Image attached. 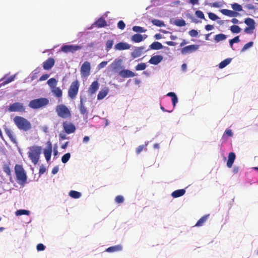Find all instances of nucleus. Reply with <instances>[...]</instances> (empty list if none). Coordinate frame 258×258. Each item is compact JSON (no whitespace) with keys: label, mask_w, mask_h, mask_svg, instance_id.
<instances>
[{"label":"nucleus","mask_w":258,"mask_h":258,"mask_svg":"<svg viewBox=\"0 0 258 258\" xmlns=\"http://www.w3.org/2000/svg\"><path fill=\"white\" fill-rule=\"evenodd\" d=\"M133 30L135 32L139 33H144L147 31V30L144 28L138 26H134L133 27Z\"/></svg>","instance_id":"38"},{"label":"nucleus","mask_w":258,"mask_h":258,"mask_svg":"<svg viewBox=\"0 0 258 258\" xmlns=\"http://www.w3.org/2000/svg\"><path fill=\"white\" fill-rule=\"evenodd\" d=\"M107 63V61H104L101 62L98 65L99 69H101V68L105 67L106 66Z\"/></svg>","instance_id":"61"},{"label":"nucleus","mask_w":258,"mask_h":258,"mask_svg":"<svg viewBox=\"0 0 258 258\" xmlns=\"http://www.w3.org/2000/svg\"><path fill=\"white\" fill-rule=\"evenodd\" d=\"M231 7L233 10L237 12L242 11V8L241 6L237 3H234L231 4Z\"/></svg>","instance_id":"41"},{"label":"nucleus","mask_w":258,"mask_h":258,"mask_svg":"<svg viewBox=\"0 0 258 258\" xmlns=\"http://www.w3.org/2000/svg\"><path fill=\"white\" fill-rule=\"evenodd\" d=\"M59 137L61 140H65L67 139L66 135L63 133H60L59 134Z\"/></svg>","instance_id":"64"},{"label":"nucleus","mask_w":258,"mask_h":258,"mask_svg":"<svg viewBox=\"0 0 258 258\" xmlns=\"http://www.w3.org/2000/svg\"><path fill=\"white\" fill-rule=\"evenodd\" d=\"M240 41L239 37L238 36L235 37L233 39L230 40L229 43L231 47H233V44L234 43H237Z\"/></svg>","instance_id":"50"},{"label":"nucleus","mask_w":258,"mask_h":258,"mask_svg":"<svg viewBox=\"0 0 258 258\" xmlns=\"http://www.w3.org/2000/svg\"><path fill=\"white\" fill-rule=\"evenodd\" d=\"M113 40H108L106 42V48L105 49L107 51L110 50L113 45Z\"/></svg>","instance_id":"47"},{"label":"nucleus","mask_w":258,"mask_h":258,"mask_svg":"<svg viewBox=\"0 0 258 258\" xmlns=\"http://www.w3.org/2000/svg\"><path fill=\"white\" fill-rule=\"evenodd\" d=\"M255 27H247L244 29V32L247 34H251L253 33Z\"/></svg>","instance_id":"51"},{"label":"nucleus","mask_w":258,"mask_h":258,"mask_svg":"<svg viewBox=\"0 0 258 258\" xmlns=\"http://www.w3.org/2000/svg\"><path fill=\"white\" fill-rule=\"evenodd\" d=\"M49 100L46 98H40L31 100L29 106L33 109H38L43 107L49 104Z\"/></svg>","instance_id":"4"},{"label":"nucleus","mask_w":258,"mask_h":258,"mask_svg":"<svg viewBox=\"0 0 258 258\" xmlns=\"http://www.w3.org/2000/svg\"><path fill=\"white\" fill-rule=\"evenodd\" d=\"M208 16L210 19L213 21H215L219 19V17L214 13H209Z\"/></svg>","instance_id":"52"},{"label":"nucleus","mask_w":258,"mask_h":258,"mask_svg":"<svg viewBox=\"0 0 258 258\" xmlns=\"http://www.w3.org/2000/svg\"><path fill=\"white\" fill-rule=\"evenodd\" d=\"M224 135H226L229 137H232L233 136V133L232 132L231 130L227 129L225 131Z\"/></svg>","instance_id":"59"},{"label":"nucleus","mask_w":258,"mask_h":258,"mask_svg":"<svg viewBox=\"0 0 258 258\" xmlns=\"http://www.w3.org/2000/svg\"><path fill=\"white\" fill-rule=\"evenodd\" d=\"M163 56L160 55H156L153 56L150 59L149 62L150 64L157 65L163 60Z\"/></svg>","instance_id":"17"},{"label":"nucleus","mask_w":258,"mask_h":258,"mask_svg":"<svg viewBox=\"0 0 258 258\" xmlns=\"http://www.w3.org/2000/svg\"><path fill=\"white\" fill-rule=\"evenodd\" d=\"M152 23L153 25L158 27H163L165 26V24L163 21L157 19L152 20Z\"/></svg>","instance_id":"39"},{"label":"nucleus","mask_w":258,"mask_h":258,"mask_svg":"<svg viewBox=\"0 0 258 258\" xmlns=\"http://www.w3.org/2000/svg\"><path fill=\"white\" fill-rule=\"evenodd\" d=\"M45 248V246L42 243H39L37 245V250L38 251L44 250Z\"/></svg>","instance_id":"57"},{"label":"nucleus","mask_w":258,"mask_h":258,"mask_svg":"<svg viewBox=\"0 0 258 258\" xmlns=\"http://www.w3.org/2000/svg\"><path fill=\"white\" fill-rule=\"evenodd\" d=\"M109 89L108 88H105L101 90L97 95L98 100L103 99L108 93Z\"/></svg>","instance_id":"21"},{"label":"nucleus","mask_w":258,"mask_h":258,"mask_svg":"<svg viewBox=\"0 0 258 258\" xmlns=\"http://www.w3.org/2000/svg\"><path fill=\"white\" fill-rule=\"evenodd\" d=\"M13 120L16 125L20 130L26 132L32 128L30 122L23 117L16 116Z\"/></svg>","instance_id":"1"},{"label":"nucleus","mask_w":258,"mask_h":258,"mask_svg":"<svg viewBox=\"0 0 258 258\" xmlns=\"http://www.w3.org/2000/svg\"><path fill=\"white\" fill-rule=\"evenodd\" d=\"M188 33L191 37H197L198 35V31L195 29L189 31Z\"/></svg>","instance_id":"56"},{"label":"nucleus","mask_w":258,"mask_h":258,"mask_svg":"<svg viewBox=\"0 0 258 258\" xmlns=\"http://www.w3.org/2000/svg\"><path fill=\"white\" fill-rule=\"evenodd\" d=\"M79 109L81 114H85L87 112V109L86 108L83 102V99L81 98L80 103L79 105Z\"/></svg>","instance_id":"37"},{"label":"nucleus","mask_w":258,"mask_h":258,"mask_svg":"<svg viewBox=\"0 0 258 258\" xmlns=\"http://www.w3.org/2000/svg\"><path fill=\"white\" fill-rule=\"evenodd\" d=\"M205 28L207 31H210L214 28V27L213 25H206Z\"/></svg>","instance_id":"62"},{"label":"nucleus","mask_w":258,"mask_h":258,"mask_svg":"<svg viewBox=\"0 0 258 258\" xmlns=\"http://www.w3.org/2000/svg\"><path fill=\"white\" fill-rule=\"evenodd\" d=\"M163 47L162 44L158 41L154 42L150 45V49L153 50H159L163 48Z\"/></svg>","instance_id":"27"},{"label":"nucleus","mask_w":258,"mask_h":258,"mask_svg":"<svg viewBox=\"0 0 258 258\" xmlns=\"http://www.w3.org/2000/svg\"><path fill=\"white\" fill-rule=\"evenodd\" d=\"M15 78V75L11 76V77H9L8 78L5 79L4 81L0 84V86L2 85H5L7 84H8L14 80V79Z\"/></svg>","instance_id":"44"},{"label":"nucleus","mask_w":258,"mask_h":258,"mask_svg":"<svg viewBox=\"0 0 258 258\" xmlns=\"http://www.w3.org/2000/svg\"><path fill=\"white\" fill-rule=\"evenodd\" d=\"M62 126L65 133L68 134H72L76 131V127L72 123L64 121L62 123Z\"/></svg>","instance_id":"10"},{"label":"nucleus","mask_w":258,"mask_h":258,"mask_svg":"<svg viewBox=\"0 0 258 258\" xmlns=\"http://www.w3.org/2000/svg\"><path fill=\"white\" fill-rule=\"evenodd\" d=\"M51 92L53 95H54L57 98H61L62 96V91L61 89L59 87H55L52 89H51Z\"/></svg>","instance_id":"22"},{"label":"nucleus","mask_w":258,"mask_h":258,"mask_svg":"<svg viewBox=\"0 0 258 258\" xmlns=\"http://www.w3.org/2000/svg\"><path fill=\"white\" fill-rule=\"evenodd\" d=\"M79 83L78 80H75L73 81L69 89L68 90V96L72 99H75L79 91Z\"/></svg>","instance_id":"6"},{"label":"nucleus","mask_w":258,"mask_h":258,"mask_svg":"<svg viewBox=\"0 0 258 258\" xmlns=\"http://www.w3.org/2000/svg\"><path fill=\"white\" fill-rule=\"evenodd\" d=\"M221 13L225 16H227L230 17H232L233 11L227 9H222L220 10Z\"/></svg>","instance_id":"43"},{"label":"nucleus","mask_w":258,"mask_h":258,"mask_svg":"<svg viewBox=\"0 0 258 258\" xmlns=\"http://www.w3.org/2000/svg\"><path fill=\"white\" fill-rule=\"evenodd\" d=\"M82 48L80 45H65L61 47V50L65 53L72 52L78 51Z\"/></svg>","instance_id":"8"},{"label":"nucleus","mask_w":258,"mask_h":258,"mask_svg":"<svg viewBox=\"0 0 258 258\" xmlns=\"http://www.w3.org/2000/svg\"><path fill=\"white\" fill-rule=\"evenodd\" d=\"M10 163L5 164L3 165V169L4 172L7 174V176H9L11 178L12 173L10 169Z\"/></svg>","instance_id":"25"},{"label":"nucleus","mask_w":258,"mask_h":258,"mask_svg":"<svg viewBox=\"0 0 258 258\" xmlns=\"http://www.w3.org/2000/svg\"><path fill=\"white\" fill-rule=\"evenodd\" d=\"M47 83L51 89H52L56 87L57 81L55 78H52L49 79Z\"/></svg>","instance_id":"29"},{"label":"nucleus","mask_w":258,"mask_h":258,"mask_svg":"<svg viewBox=\"0 0 258 258\" xmlns=\"http://www.w3.org/2000/svg\"><path fill=\"white\" fill-rule=\"evenodd\" d=\"M14 170L18 182L21 184H24L26 182L27 177L22 165L16 164Z\"/></svg>","instance_id":"2"},{"label":"nucleus","mask_w":258,"mask_h":258,"mask_svg":"<svg viewBox=\"0 0 258 258\" xmlns=\"http://www.w3.org/2000/svg\"><path fill=\"white\" fill-rule=\"evenodd\" d=\"M25 106L21 102H15L9 107V110L10 112H24L25 111Z\"/></svg>","instance_id":"7"},{"label":"nucleus","mask_w":258,"mask_h":258,"mask_svg":"<svg viewBox=\"0 0 258 258\" xmlns=\"http://www.w3.org/2000/svg\"><path fill=\"white\" fill-rule=\"evenodd\" d=\"M5 131L6 134L9 137L11 141L14 143H17L16 140L14 136L13 132L10 129H9L8 128H5Z\"/></svg>","instance_id":"26"},{"label":"nucleus","mask_w":258,"mask_h":258,"mask_svg":"<svg viewBox=\"0 0 258 258\" xmlns=\"http://www.w3.org/2000/svg\"><path fill=\"white\" fill-rule=\"evenodd\" d=\"M147 37V35L145 34L142 35L140 34H135L131 37V40L135 43H139L145 40Z\"/></svg>","instance_id":"15"},{"label":"nucleus","mask_w":258,"mask_h":258,"mask_svg":"<svg viewBox=\"0 0 258 258\" xmlns=\"http://www.w3.org/2000/svg\"><path fill=\"white\" fill-rule=\"evenodd\" d=\"M147 144H145V145H142L138 146L136 149V153L137 154H139L143 150H147L146 146Z\"/></svg>","instance_id":"42"},{"label":"nucleus","mask_w":258,"mask_h":258,"mask_svg":"<svg viewBox=\"0 0 258 258\" xmlns=\"http://www.w3.org/2000/svg\"><path fill=\"white\" fill-rule=\"evenodd\" d=\"M15 215L17 216H21L23 215H29L30 211L24 209L18 210L15 212Z\"/></svg>","instance_id":"32"},{"label":"nucleus","mask_w":258,"mask_h":258,"mask_svg":"<svg viewBox=\"0 0 258 258\" xmlns=\"http://www.w3.org/2000/svg\"><path fill=\"white\" fill-rule=\"evenodd\" d=\"M69 196L73 198L78 199L81 197V194L77 191L71 190L69 192Z\"/></svg>","instance_id":"34"},{"label":"nucleus","mask_w":258,"mask_h":258,"mask_svg":"<svg viewBox=\"0 0 258 258\" xmlns=\"http://www.w3.org/2000/svg\"><path fill=\"white\" fill-rule=\"evenodd\" d=\"M49 77L48 74H44L42 75L39 79V81H42L47 80Z\"/></svg>","instance_id":"58"},{"label":"nucleus","mask_w":258,"mask_h":258,"mask_svg":"<svg viewBox=\"0 0 258 258\" xmlns=\"http://www.w3.org/2000/svg\"><path fill=\"white\" fill-rule=\"evenodd\" d=\"M199 48L198 45H190L186 46L181 49V52L182 54H185L188 53L193 52L197 50Z\"/></svg>","instance_id":"11"},{"label":"nucleus","mask_w":258,"mask_h":258,"mask_svg":"<svg viewBox=\"0 0 258 258\" xmlns=\"http://www.w3.org/2000/svg\"><path fill=\"white\" fill-rule=\"evenodd\" d=\"M99 88V83L96 81H94L90 85L88 89V93L92 95L96 93Z\"/></svg>","instance_id":"14"},{"label":"nucleus","mask_w":258,"mask_h":258,"mask_svg":"<svg viewBox=\"0 0 258 258\" xmlns=\"http://www.w3.org/2000/svg\"><path fill=\"white\" fill-rule=\"evenodd\" d=\"M226 38V35L224 34H219L215 35L214 40L216 42H218L224 40Z\"/></svg>","instance_id":"31"},{"label":"nucleus","mask_w":258,"mask_h":258,"mask_svg":"<svg viewBox=\"0 0 258 258\" xmlns=\"http://www.w3.org/2000/svg\"><path fill=\"white\" fill-rule=\"evenodd\" d=\"M167 95L168 96H171L172 97L171 99H172V103H173V106L174 107L175 106V104L178 102V99H177L176 95H175V94L174 92H169L168 93H167Z\"/></svg>","instance_id":"33"},{"label":"nucleus","mask_w":258,"mask_h":258,"mask_svg":"<svg viewBox=\"0 0 258 258\" xmlns=\"http://www.w3.org/2000/svg\"><path fill=\"white\" fill-rule=\"evenodd\" d=\"M231 31L233 33H238L241 31V28L237 25H232L230 28Z\"/></svg>","instance_id":"40"},{"label":"nucleus","mask_w":258,"mask_h":258,"mask_svg":"<svg viewBox=\"0 0 258 258\" xmlns=\"http://www.w3.org/2000/svg\"><path fill=\"white\" fill-rule=\"evenodd\" d=\"M231 58H226L224 60L222 61L219 64V68L223 69L225 68L231 62Z\"/></svg>","instance_id":"35"},{"label":"nucleus","mask_w":258,"mask_h":258,"mask_svg":"<svg viewBox=\"0 0 258 258\" xmlns=\"http://www.w3.org/2000/svg\"><path fill=\"white\" fill-rule=\"evenodd\" d=\"M119 75L122 78H131L135 76L134 72L128 70H123L120 71Z\"/></svg>","instance_id":"18"},{"label":"nucleus","mask_w":258,"mask_h":258,"mask_svg":"<svg viewBox=\"0 0 258 258\" xmlns=\"http://www.w3.org/2000/svg\"><path fill=\"white\" fill-rule=\"evenodd\" d=\"M115 201L117 203L121 204L123 202L124 199L122 196H117L116 197Z\"/></svg>","instance_id":"54"},{"label":"nucleus","mask_w":258,"mask_h":258,"mask_svg":"<svg viewBox=\"0 0 258 258\" xmlns=\"http://www.w3.org/2000/svg\"><path fill=\"white\" fill-rule=\"evenodd\" d=\"M41 150V148L40 147L32 146L30 148L28 157L34 164H36L38 162Z\"/></svg>","instance_id":"3"},{"label":"nucleus","mask_w":258,"mask_h":258,"mask_svg":"<svg viewBox=\"0 0 258 258\" xmlns=\"http://www.w3.org/2000/svg\"><path fill=\"white\" fill-rule=\"evenodd\" d=\"M185 193L184 189H180L174 191L172 192L171 196L174 198H178L184 195Z\"/></svg>","instance_id":"24"},{"label":"nucleus","mask_w":258,"mask_h":258,"mask_svg":"<svg viewBox=\"0 0 258 258\" xmlns=\"http://www.w3.org/2000/svg\"><path fill=\"white\" fill-rule=\"evenodd\" d=\"M244 23L246 24L248 27H255V22L254 21L250 18H248L245 19Z\"/></svg>","instance_id":"36"},{"label":"nucleus","mask_w":258,"mask_h":258,"mask_svg":"<svg viewBox=\"0 0 258 258\" xmlns=\"http://www.w3.org/2000/svg\"><path fill=\"white\" fill-rule=\"evenodd\" d=\"M96 26L99 28H102L106 26V22L102 18H99L96 22Z\"/></svg>","instance_id":"30"},{"label":"nucleus","mask_w":258,"mask_h":258,"mask_svg":"<svg viewBox=\"0 0 258 258\" xmlns=\"http://www.w3.org/2000/svg\"><path fill=\"white\" fill-rule=\"evenodd\" d=\"M195 14L197 17H198L200 19H205L204 13L200 10L196 11Z\"/></svg>","instance_id":"53"},{"label":"nucleus","mask_w":258,"mask_h":258,"mask_svg":"<svg viewBox=\"0 0 258 258\" xmlns=\"http://www.w3.org/2000/svg\"><path fill=\"white\" fill-rule=\"evenodd\" d=\"M71 157V154L69 153L65 154L61 158V161L63 163H66Z\"/></svg>","instance_id":"48"},{"label":"nucleus","mask_w":258,"mask_h":258,"mask_svg":"<svg viewBox=\"0 0 258 258\" xmlns=\"http://www.w3.org/2000/svg\"><path fill=\"white\" fill-rule=\"evenodd\" d=\"M131 48V45L126 42H119L115 45L114 48L115 50H123L129 49Z\"/></svg>","instance_id":"16"},{"label":"nucleus","mask_w":258,"mask_h":258,"mask_svg":"<svg viewBox=\"0 0 258 258\" xmlns=\"http://www.w3.org/2000/svg\"><path fill=\"white\" fill-rule=\"evenodd\" d=\"M147 67V65L145 63H141L136 66V70L137 71H143Z\"/></svg>","instance_id":"46"},{"label":"nucleus","mask_w":258,"mask_h":258,"mask_svg":"<svg viewBox=\"0 0 258 258\" xmlns=\"http://www.w3.org/2000/svg\"><path fill=\"white\" fill-rule=\"evenodd\" d=\"M55 111L58 116L62 118L71 117V112L69 109L64 104H59L56 106Z\"/></svg>","instance_id":"5"},{"label":"nucleus","mask_w":258,"mask_h":258,"mask_svg":"<svg viewBox=\"0 0 258 258\" xmlns=\"http://www.w3.org/2000/svg\"><path fill=\"white\" fill-rule=\"evenodd\" d=\"M46 171V168L45 167L43 166V165H41L40 167V169H39V173L40 174H43Z\"/></svg>","instance_id":"60"},{"label":"nucleus","mask_w":258,"mask_h":258,"mask_svg":"<svg viewBox=\"0 0 258 258\" xmlns=\"http://www.w3.org/2000/svg\"><path fill=\"white\" fill-rule=\"evenodd\" d=\"M91 65L90 63L87 61H85L81 67V74L84 77H88L90 73Z\"/></svg>","instance_id":"9"},{"label":"nucleus","mask_w":258,"mask_h":258,"mask_svg":"<svg viewBox=\"0 0 258 258\" xmlns=\"http://www.w3.org/2000/svg\"><path fill=\"white\" fill-rule=\"evenodd\" d=\"M117 27L119 29L123 30L125 28V24L123 21L120 20L117 23Z\"/></svg>","instance_id":"55"},{"label":"nucleus","mask_w":258,"mask_h":258,"mask_svg":"<svg viewBox=\"0 0 258 258\" xmlns=\"http://www.w3.org/2000/svg\"><path fill=\"white\" fill-rule=\"evenodd\" d=\"M122 249V247L121 245H116L107 248L105 251L108 252H114L121 251Z\"/></svg>","instance_id":"23"},{"label":"nucleus","mask_w":258,"mask_h":258,"mask_svg":"<svg viewBox=\"0 0 258 258\" xmlns=\"http://www.w3.org/2000/svg\"><path fill=\"white\" fill-rule=\"evenodd\" d=\"M55 61L53 58L50 57L43 63V68L45 70H49L54 65Z\"/></svg>","instance_id":"13"},{"label":"nucleus","mask_w":258,"mask_h":258,"mask_svg":"<svg viewBox=\"0 0 258 258\" xmlns=\"http://www.w3.org/2000/svg\"><path fill=\"white\" fill-rule=\"evenodd\" d=\"M253 44V42L252 41H250L248 42L247 43L245 44L243 48L241 49V52H244L247 49L251 47Z\"/></svg>","instance_id":"49"},{"label":"nucleus","mask_w":258,"mask_h":258,"mask_svg":"<svg viewBox=\"0 0 258 258\" xmlns=\"http://www.w3.org/2000/svg\"><path fill=\"white\" fill-rule=\"evenodd\" d=\"M228 159L227 162V166L228 168H231L234 162L236 156L233 152H230L228 155Z\"/></svg>","instance_id":"20"},{"label":"nucleus","mask_w":258,"mask_h":258,"mask_svg":"<svg viewBox=\"0 0 258 258\" xmlns=\"http://www.w3.org/2000/svg\"><path fill=\"white\" fill-rule=\"evenodd\" d=\"M209 215H206L201 218L197 222L195 226L199 227L202 226L204 223L207 220Z\"/></svg>","instance_id":"28"},{"label":"nucleus","mask_w":258,"mask_h":258,"mask_svg":"<svg viewBox=\"0 0 258 258\" xmlns=\"http://www.w3.org/2000/svg\"><path fill=\"white\" fill-rule=\"evenodd\" d=\"M52 153V145L50 142H48L47 145V148L44 150V154L46 160L48 161L51 158Z\"/></svg>","instance_id":"19"},{"label":"nucleus","mask_w":258,"mask_h":258,"mask_svg":"<svg viewBox=\"0 0 258 258\" xmlns=\"http://www.w3.org/2000/svg\"><path fill=\"white\" fill-rule=\"evenodd\" d=\"M145 52H146V50L144 46L138 47L132 52L131 55L134 58H137L140 56Z\"/></svg>","instance_id":"12"},{"label":"nucleus","mask_w":258,"mask_h":258,"mask_svg":"<svg viewBox=\"0 0 258 258\" xmlns=\"http://www.w3.org/2000/svg\"><path fill=\"white\" fill-rule=\"evenodd\" d=\"M58 167L57 166H55L52 169L51 172L53 174H55L58 172Z\"/></svg>","instance_id":"63"},{"label":"nucleus","mask_w":258,"mask_h":258,"mask_svg":"<svg viewBox=\"0 0 258 258\" xmlns=\"http://www.w3.org/2000/svg\"><path fill=\"white\" fill-rule=\"evenodd\" d=\"M174 24L175 25L179 27L184 26L186 25L185 21L183 19H177L175 20Z\"/></svg>","instance_id":"45"}]
</instances>
